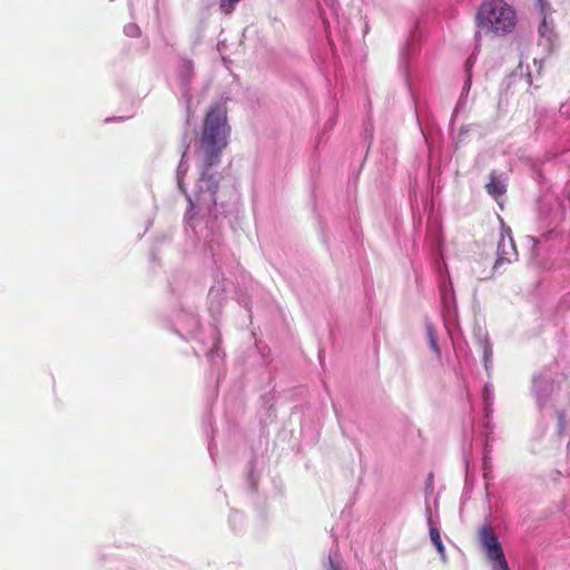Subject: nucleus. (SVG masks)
Instances as JSON below:
<instances>
[{
	"label": "nucleus",
	"mask_w": 570,
	"mask_h": 570,
	"mask_svg": "<svg viewBox=\"0 0 570 570\" xmlns=\"http://www.w3.org/2000/svg\"><path fill=\"white\" fill-rule=\"evenodd\" d=\"M229 127L227 125V109L224 104L213 105L206 114L203 130L197 141L195 157L199 170V179L193 193H187L184 186V176L188 170L185 163V153L177 167L176 179L178 188L186 195L189 207L187 223L195 229L191 212H210L215 205V195L218 188V177L215 168L220 163L223 150L228 144Z\"/></svg>",
	"instance_id": "1"
},
{
	"label": "nucleus",
	"mask_w": 570,
	"mask_h": 570,
	"mask_svg": "<svg viewBox=\"0 0 570 570\" xmlns=\"http://www.w3.org/2000/svg\"><path fill=\"white\" fill-rule=\"evenodd\" d=\"M476 21L480 32L505 35L514 28L515 12L503 0H488L479 8Z\"/></svg>",
	"instance_id": "2"
},
{
	"label": "nucleus",
	"mask_w": 570,
	"mask_h": 570,
	"mask_svg": "<svg viewBox=\"0 0 570 570\" xmlns=\"http://www.w3.org/2000/svg\"><path fill=\"white\" fill-rule=\"evenodd\" d=\"M177 325L189 334L193 338L197 340L200 347H195V354L204 353L212 364H218L223 357L224 352L220 348V335L215 326H209L207 330V341L200 337V327L197 316L191 312H181L177 316Z\"/></svg>",
	"instance_id": "3"
},
{
	"label": "nucleus",
	"mask_w": 570,
	"mask_h": 570,
	"mask_svg": "<svg viewBox=\"0 0 570 570\" xmlns=\"http://www.w3.org/2000/svg\"><path fill=\"white\" fill-rule=\"evenodd\" d=\"M436 269L440 278L439 286L442 299L444 326L451 340L454 341L453 328L456 325V305L454 298V291L445 264L443 262H438Z\"/></svg>",
	"instance_id": "4"
},
{
	"label": "nucleus",
	"mask_w": 570,
	"mask_h": 570,
	"mask_svg": "<svg viewBox=\"0 0 570 570\" xmlns=\"http://www.w3.org/2000/svg\"><path fill=\"white\" fill-rule=\"evenodd\" d=\"M215 208H216V204L214 205V207L212 208V210L209 213L208 212L199 213L197 208L191 212V214L195 217L194 218V225L196 226L195 229L188 223H186L187 227L191 229V232L195 234V236L203 237L205 239L210 252H213V253H214V246L212 244L213 240L207 239V237L209 235V229H213V226H208L209 218L216 217V215L214 214ZM185 222H187V214L185 215Z\"/></svg>",
	"instance_id": "5"
},
{
	"label": "nucleus",
	"mask_w": 570,
	"mask_h": 570,
	"mask_svg": "<svg viewBox=\"0 0 570 570\" xmlns=\"http://www.w3.org/2000/svg\"><path fill=\"white\" fill-rule=\"evenodd\" d=\"M479 539L488 559H498L504 554L491 524L487 523L481 527Z\"/></svg>",
	"instance_id": "6"
},
{
	"label": "nucleus",
	"mask_w": 570,
	"mask_h": 570,
	"mask_svg": "<svg viewBox=\"0 0 570 570\" xmlns=\"http://www.w3.org/2000/svg\"><path fill=\"white\" fill-rule=\"evenodd\" d=\"M537 7L542 14V20L539 26V43L547 50H551L556 39L552 22L548 21L547 9L549 8L548 0H537Z\"/></svg>",
	"instance_id": "7"
},
{
	"label": "nucleus",
	"mask_w": 570,
	"mask_h": 570,
	"mask_svg": "<svg viewBox=\"0 0 570 570\" xmlns=\"http://www.w3.org/2000/svg\"><path fill=\"white\" fill-rule=\"evenodd\" d=\"M178 82L180 87L181 95L186 100L187 112L190 110V83L194 78V67L193 62L188 59H181L178 67Z\"/></svg>",
	"instance_id": "8"
},
{
	"label": "nucleus",
	"mask_w": 570,
	"mask_h": 570,
	"mask_svg": "<svg viewBox=\"0 0 570 570\" xmlns=\"http://www.w3.org/2000/svg\"><path fill=\"white\" fill-rule=\"evenodd\" d=\"M518 253L510 229H502L501 239L498 244V258L495 267L503 263H511L517 259Z\"/></svg>",
	"instance_id": "9"
},
{
	"label": "nucleus",
	"mask_w": 570,
	"mask_h": 570,
	"mask_svg": "<svg viewBox=\"0 0 570 570\" xmlns=\"http://www.w3.org/2000/svg\"><path fill=\"white\" fill-rule=\"evenodd\" d=\"M553 392V380L548 373H540L533 377V393L539 407H542Z\"/></svg>",
	"instance_id": "10"
},
{
	"label": "nucleus",
	"mask_w": 570,
	"mask_h": 570,
	"mask_svg": "<svg viewBox=\"0 0 570 570\" xmlns=\"http://www.w3.org/2000/svg\"><path fill=\"white\" fill-rule=\"evenodd\" d=\"M425 513H426V519H428V524H429L430 539H431L432 543L434 544V547L436 548L438 552L440 553L441 559L443 561H445L446 560L445 548L441 540L439 524L432 517V510H431L430 504H426Z\"/></svg>",
	"instance_id": "11"
},
{
	"label": "nucleus",
	"mask_w": 570,
	"mask_h": 570,
	"mask_svg": "<svg viewBox=\"0 0 570 570\" xmlns=\"http://www.w3.org/2000/svg\"><path fill=\"white\" fill-rule=\"evenodd\" d=\"M485 188L489 195L498 199L507 191V179L502 174L498 175L495 171H492Z\"/></svg>",
	"instance_id": "12"
},
{
	"label": "nucleus",
	"mask_w": 570,
	"mask_h": 570,
	"mask_svg": "<svg viewBox=\"0 0 570 570\" xmlns=\"http://www.w3.org/2000/svg\"><path fill=\"white\" fill-rule=\"evenodd\" d=\"M482 399H483V405H484V412H485L484 425L487 429H490L489 416L492 411L491 407H492L493 401H494V392H493V386L491 384L484 385L483 391H482Z\"/></svg>",
	"instance_id": "13"
},
{
	"label": "nucleus",
	"mask_w": 570,
	"mask_h": 570,
	"mask_svg": "<svg viewBox=\"0 0 570 570\" xmlns=\"http://www.w3.org/2000/svg\"><path fill=\"white\" fill-rule=\"evenodd\" d=\"M479 344H480V347L482 348L484 367L489 372L490 368L492 367V345L489 342V338L487 335L483 340L479 341Z\"/></svg>",
	"instance_id": "14"
},
{
	"label": "nucleus",
	"mask_w": 570,
	"mask_h": 570,
	"mask_svg": "<svg viewBox=\"0 0 570 570\" xmlns=\"http://www.w3.org/2000/svg\"><path fill=\"white\" fill-rule=\"evenodd\" d=\"M425 327H426V336H428L429 345H430L431 350L435 353V355L438 357H440L441 352H440V347L438 344L435 328L431 323H426Z\"/></svg>",
	"instance_id": "15"
},
{
	"label": "nucleus",
	"mask_w": 570,
	"mask_h": 570,
	"mask_svg": "<svg viewBox=\"0 0 570 570\" xmlns=\"http://www.w3.org/2000/svg\"><path fill=\"white\" fill-rule=\"evenodd\" d=\"M325 570H344L342 567L340 554L336 551H331L328 554V562Z\"/></svg>",
	"instance_id": "16"
},
{
	"label": "nucleus",
	"mask_w": 570,
	"mask_h": 570,
	"mask_svg": "<svg viewBox=\"0 0 570 570\" xmlns=\"http://www.w3.org/2000/svg\"><path fill=\"white\" fill-rule=\"evenodd\" d=\"M560 218H561V213L559 209H556L551 214H548L547 216H544L543 204L541 205L540 219H542L543 223L547 222V227L550 226L552 223L559 220Z\"/></svg>",
	"instance_id": "17"
},
{
	"label": "nucleus",
	"mask_w": 570,
	"mask_h": 570,
	"mask_svg": "<svg viewBox=\"0 0 570 570\" xmlns=\"http://www.w3.org/2000/svg\"><path fill=\"white\" fill-rule=\"evenodd\" d=\"M471 86H472V75L468 73V75H465V80H464V83L462 87V92H461L460 100L458 102V107H461L464 105V98L468 96V94L471 89Z\"/></svg>",
	"instance_id": "18"
},
{
	"label": "nucleus",
	"mask_w": 570,
	"mask_h": 570,
	"mask_svg": "<svg viewBox=\"0 0 570 570\" xmlns=\"http://www.w3.org/2000/svg\"><path fill=\"white\" fill-rule=\"evenodd\" d=\"M209 299H210V309L214 308L215 302H217V307L220 306L222 301H223V295H222V292H220L219 287L213 286L209 289Z\"/></svg>",
	"instance_id": "19"
},
{
	"label": "nucleus",
	"mask_w": 570,
	"mask_h": 570,
	"mask_svg": "<svg viewBox=\"0 0 570 570\" xmlns=\"http://www.w3.org/2000/svg\"><path fill=\"white\" fill-rule=\"evenodd\" d=\"M238 2L239 0H219V8L224 13L229 14Z\"/></svg>",
	"instance_id": "20"
},
{
	"label": "nucleus",
	"mask_w": 570,
	"mask_h": 570,
	"mask_svg": "<svg viewBox=\"0 0 570 570\" xmlns=\"http://www.w3.org/2000/svg\"><path fill=\"white\" fill-rule=\"evenodd\" d=\"M492 562V570H509L504 554L498 559H489Z\"/></svg>",
	"instance_id": "21"
},
{
	"label": "nucleus",
	"mask_w": 570,
	"mask_h": 570,
	"mask_svg": "<svg viewBox=\"0 0 570 570\" xmlns=\"http://www.w3.org/2000/svg\"><path fill=\"white\" fill-rule=\"evenodd\" d=\"M124 32L127 37L137 38L140 35V28L136 23H127Z\"/></svg>",
	"instance_id": "22"
},
{
	"label": "nucleus",
	"mask_w": 570,
	"mask_h": 570,
	"mask_svg": "<svg viewBox=\"0 0 570 570\" xmlns=\"http://www.w3.org/2000/svg\"><path fill=\"white\" fill-rule=\"evenodd\" d=\"M475 60H476V58H475V56H474V55H471V56L466 59V61H465V73H466V75H468V73H471V69H472V67L474 66Z\"/></svg>",
	"instance_id": "23"
},
{
	"label": "nucleus",
	"mask_w": 570,
	"mask_h": 570,
	"mask_svg": "<svg viewBox=\"0 0 570 570\" xmlns=\"http://www.w3.org/2000/svg\"><path fill=\"white\" fill-rule=\"evenodd\" d=\"M557 235H559V233H557L554 228H551V229H549L547 232L543 230L540 236L544 240H550V239H552L553 236H557Z\"/></svg>",
	"instance_id": "24"
},
{
	"label": "nucleus",
	"mask_w": 570,
	"mask_h": 570,
	"mask_svg": "<svg viewBox=\"0 0 570 570\" xmlns=\"http://www.w3.org/2000/svg\"><path fill=\"white\" fill-rule=\"evenodd\" d=\"M564 426H566L564 415L562 413H559V415H558V430H559V433H563Z\"/></svg>",
	"instance_id": "25"
},
{
	"label": "nucleus",
	"mask_w": 570,
	"mask_h": 570,
	"mask_svg": "<svg viewBox=\"0 0 570 570\" xmlns=\"http://www.w3.org/2000/svg\"><path fill=\"white\" fill-rule=\"evenodd\" d=\"M484 479H490V461L488 456L483 459Z\"/></svg>",
	"instance_id": "26"
},
{
	"label": "nucleus",
	"mask_w": 570,
	"mask_h": 570,
	"mask_svg": "<svg viewBox=\"0 0 570 570\" xmlns=\"http://www.w3.org/2000/svg\"><path fill=\"white\" fill-rule=\"evenodd\" d=\"M238 521H242V515L238 513V512H233L230 515H229V522L230 524H235L236 522Z\"/></svg>",
	"instance_id": "27"
},
{
	"label": "nucleus",
	"mask_w": 570,
	"mask_h": 570,
	"mask_svg": "<svg viewBox=\"0 0 570 570\" xmlns=\"http://www.w3.org/2000/svg\"><path fill=\"white\" fill-rule=\"evenodd\" d=\"M560 114H561V116L570 117V105H567V104L562 105L560 107Z\"/></svg>",
	"instance_id": "28"
}]
</instances>
